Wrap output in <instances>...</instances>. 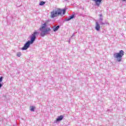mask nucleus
<instances>
[{"label": "nucleus", "instance_id": "obj_6", "mask_svg": "<svg viewBox=\"0 0 126 126\" xmlns=\"http://www.w3.org/2000/svg\"><path fill=\"white\" fill-rule=\"evenodd\" d=\"M95 24V30H96V31H99L100 27V25H99V23L96 22Z\"/></svg>", "mask_w": 126, "mask_h": 126}, {"label": "nucleus", "instance_id": "obj_15", "mask_svg": "<svg viewBox=\"0 0 126 126\" xmlns=\"http://www.w3.org/2000/svg\"><path fill=\"white\" fill-rule=\"evenodd\" d=\"M1 87H2V85L0 83V88H1Z\"/></svg>", "mask_w": 126, "mask_h": 126}, {"label": "nucleus", "instance_id": "obj_12", "mask_svg": "<svg viewBox=\"0 0 126 126\" xmlns=\"http://www.w3.org/2000/svg\"><path fill=\"white\" fill-rule=\"evenodd\" d=\"M17 57H21V52H18L17 54Z\"/></svg>", "mask_w": 126, "mask_h": 126}, {"label": "nucleus", "instance_id": "obj_4", "mask_svg": "<svg viewBox=\"0 0 126 126\" xmlns=\"http://www.w3.org/2000/svg\"><path fill=\"white\" fill-rule=\"evenodd\" d=\"M125 55V52L123 50L120 51L119 53H115L114 54V57L115 59H117V62H121L123 59V56Z\"/></svg>", "mask_w": 126, "mask_h": 126}, {"label": "nucleus", "instance_id": "obj_5", "mask_svg": "<svg viewBox=\"0 0 126 126\" xmlns=\"http://www.w3.org/2000/svg\"><path fill=\"white\" fill-rule=\"evenodd\" d=\"M95 1L96 5L97 6H100L101 2H102V0H93Z\"/></svg>", "mask_w": 126, "mask_h": 126}, {"label": "nucleus", "instance_id": "obj_8", "mask_svg": "<svg viewBox=\"0 0 126 126\" xmlns=\"http://www.w3.org/2000/svg\"><path fill=\"white\" fill-rule=\"evenodd\" d=\"M59 28H60L59 26H57V27H54L53 31H54V32H56V31H58V30H59Z\"/></svg>", "mask_w": 126, "mask_h": 126}, {"label": "nucleus", "instance_id": "obj_13", "mask_svg": "<svg viewBox=\"0 0 126 126\" xmlns=\"http://www.w3.org/2000/svg\"><path fill=\"white\" fill-rule=\"evenodd\" d=\"M3 77H0V82H2V79H3Z\"/></svg>", "mask_w": 126, "mask_h": 126}, {"label": "nucleus", "instance_id": "obj_10", "mask_svg": "<svg viewBox=\"0 0 126 126\" xmlns=\"http://www.w3.org/2000/svg\"><path fill=\"white\" fill-rule=\"evenodd\" d=\"M31 111L34 112V111H35V106H31Z\"/></svg>", "mask_w": 126, "mask_h": 126}, {"label": "nucleus", "instance_id": "obj_1", "mask_svg": "<svg viewBox=\"0 0 126 126\" xmlns=\"http://www.w3.org/2000/svg\"><path fill=\"white\" fill-rule=\"evenodd\" d=\"M38 34V32H34L33 34H32V36H31V41H28L27 42V43L25 44L23 47H22V50L23 51H25V50H27L29 47H30V45L31 44H33V42L36 39V35Z\"/></svg>", "mask_w": 126, "mask_h": 126}, {"label": "nucleus", "instance_id": "obj_14", "mask_svg": "<svg viewBox=\"0 0 126 126\" xmlns=\"http://www.w3.org/2000/svg\"><path fill=\"white\" fill-rule=\"evenodd\" d=\"M63 14H64L65 13V9L63 10Z\"/></svg>", "mask_w": 126, "mask_h": 126}, {"label": "nucleus", "instance_id": "obj_16", "mask_svg": "<svg viewBox=\"0 0 126 126\" xmlns=\"http://www.w3.org/2000/svg\"><path fill=\"white\" fill-rule=\"evenodd\" d=\"M126 0H123L122 1H126Z\"/></svg>", "mask_w": 126, "mask_h": 126}, {"label": "nucleus", "instance_id": "obj_9", "mask_svg": "<svg viewBox=\"0 0 126 126\" xmlns=\"http://www.w3.org/2000/svg\"><path fill=\"white\" fill-rule=\"evenodd\" d=\"M72 18H74V15H72L69 17V18L66 19V21H69Z\"/></svg>", "mask_w": 126, "mask_h": 126}, {"label": "nucleus", "instance_id": "obj_11", "mask_svg": "<svg viewBox=\"0 0 126 126\" xmlns=\"http://www.w3.org/2000/svg\"><path fill=\"white\" fill-rule=\"evenodd\" d=\"M45 3H46V2L45 1H41L39 3V5H44V4H45Z\"/></svg>", "mask_w": 126, "mask_h": 126}, {"label": "nucleus", "instance_id": "obj_2", "mask_svg": "<svg viewBox=\"0 0 126 126\" xmlns=\"http://www.w3.org/2000/svg\"><path fill=\"white\" fill-rule=\"evenodd\" d=\"M39 30L41 32L40 35L42 37H44L46 34H49L51 31L50 28H47V23L42 24L41 27L39 28Z\"/></svg>", "mask_w": 126, "mask_h": 126}, {"label": "nucleus", "instance_id": "obj_3", "mask_svg": "<svg viewBox=\"0 0 126 126\" xmlns=\"http://www.w3.org/2000/svg\"><path fill=\"white\" fill-rule=\"evenodd\" d=\"M62 12H63V10L62 9L58 8H55L51 12L50 17L51 18H55V17H57L58 15H61V14H62Z\"/></svg>", "mask_w": 126, "mask_h": 126}, {"label": "nucleus", "instance_id": "obj_17", "mask_svg": "<svg viewBox=\"0 0 126 126\" xmlns=\"http://www.w3.org/2000/svg\"><path fill=\"white\" fill-rule=\"evenodd\" d=\"M102 24H104V23H102Z\"/></svg>", "mask_w": 126, "mask_h": 126}, {"label": "nucleus", "instance_id": "obj_7", "mask_svg": "<svg viewBox=\"0 0 126 126\" xmlns=\"http://www.w3.org/2000/svg\"><path fill=\"white\" fill-rule=\"evenodd\" d=\"M63 119V115H61L58 117V118L56 119V122H60L61 121H62V120Z\"/></svg>", "mask_w": 126, "mask_h": 126}]
</instances>
